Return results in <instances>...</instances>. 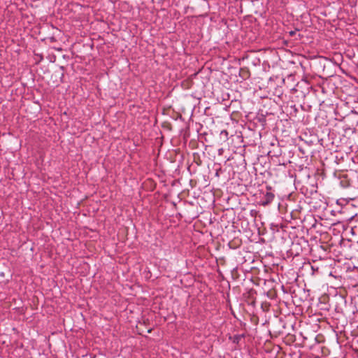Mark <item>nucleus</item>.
I'll return each mask as SVG.
<instances>
[{
  "label": "nucleus",
  "mask_w": 358,
  "mask_h": 358,
  "mask_svg": "<svg viewBox=\"0 0 358 358\" xmlns=\"http://www.w3.org/2000/svg\"><path fill=\"white\" fill-rule=\"evenodd\" d=\"M274 196H275L272 192H266L261 201V205L264 206H268L273 201Z\"/></svg>",
  "instance_id": "nucleus-1"
},
{
  "label": "nucleus",
  "mask_w": 358,
  "mask_h": 358,
  "mask_svg": "<svg viewBox=\"0 0 358 358\" xmlns=\"http://www.w3.org/2000/svg\"><path fill=\"white\" fill-rule=\"evenodd\" d=\"M244 338V336L243 334H237L234 335L232 337H230V339L234 343H238L241 340H242Z\"/></svg>",
  "instance_id": "nucleus-2"
},
{
  "label": "nucleus",
  "mask_w": 358,
  "mask_h": 358,
  "mask_svg": "<svg viewBox=\"0 0 358 358\" xmlns=\"http://www.w3.org/2000/svg\"><path fill=\"white\" fill-rule=\"evenodd\" d=\"M341 185L343 187H348L350 186V182L345 178L341 180Z\"/></svg>",
  "instance_id": "nucleus-3"
},
{
  "label": "nucleus",
  "mask_w": 358,
  "mask_h": 358,
  "mask_svg": "<svg viewBox=\"0 0 358 358\" xmlns=\"http://www.w3.org/2000/svg\"><path fill=\"white\" fill-rule=\"evenodd\" d=\"M294 34H295V31H291L289 32V35H290V36H294Z\"/></svg>",
  "instance_id": "nucleus-4"
}]
</instances>
